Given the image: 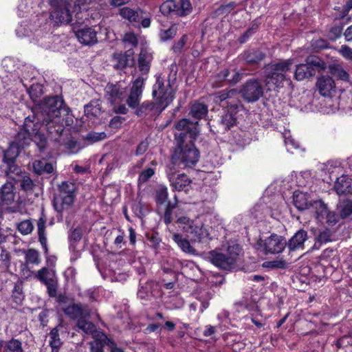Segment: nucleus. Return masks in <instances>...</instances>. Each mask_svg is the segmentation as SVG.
I'll return each mask as SVG.
<instances>
[{"instance_id": "nucleus-1", "label": "nucleus", "mask_w": 352, "mask_h": 352, "mask_svg": "<svg viewBox=\"0 0 352 352\" xmlns=\"http://www.w3.org/2000/svg\"><path fill=\"white\" fill-rule=\"evenodd\" d=\"M45 129L52 141L65 144V126H70L74 120L64 102L59 96L45 98L38 107Z\"/></svg>"}, {"instance_id": "nucleus-2", "label": "nucleus", "mask_w": 352, "mask_h": 352, "mask_svg": "<svg viewBox=\"0 0 352 352\" xmlns=\"http://www.w3.org/2000/svg\"><path fill=\"white\" fill-rule=\"evenodd\" d=\"M196 138L197 131L195 129H190L188 135L180 133L175 135L177 144L168 168L188 169L195 166L199 159V151L193 143Z\"/></svg>"}, {"instance_id": "nucleus-3", "label": "nucleus", "mask_w": 352, "mask_h": 352, "mask_svg": "<svg viewBox=\"0 0 352 352\" xmlns=\"http://www.w3.org/2000/svg\"><path fill=\"white\" fill-rule=\"evenodd\" d=\"M44 122L40 113H33L25 118L22 128L16 134V140L21 145L29 144L34 141L40 151H43L47 144V140L50 138L47 131L43 127Z\"/></svg>"}, {"instance_id": "nucleus-4", "label": "nucleus", "mask_w": 352, "mask_h": 352, "mask_svg": "<svg viewBox=\"0 0 352 352\" xmlns=\"http://www.w3.org/2000/svg\"><path fill=\"white\" fill-rule=\"evenodd\" d=\"M177 230L184 233L195 242L204 243L211 240L209 228L204 225L198 218L191 219L189 217L176 214L175 221Z\"/></svg>"}, {"instance_id": "nucleus-5", "label": "nucleus", "mask_w": 352, "mask_h": 352, "mask_svg": "<svg viewBox=\"0 0 352 352\" xmlns=\"http://www.w3.org/2000/svg\"><path fill=\"white\" fill-rule=\"evenodd\" d=\"M176 74H174L173 79H170V74L168 79L156 76L155 83L153 86L152 96L155 102H159L165 109L173 102L175 98V87L174 81Z\"/></svg>"}, {"instance_id": "nucleus-6", "label": "nucleus", "mask_w": 352, "mask_h": 352, "mask_svg": "<svg viewBox=\"0 0 352 352\" xmlns=\"http://www.w3.org/2000/svg\"><path fill=\"white\" fill-rule=\"evenodd\" d=\"M241 248L238 244L229 245L226 252L214 250L208 252L206 258L214 266L223 270H231L236 263Z\"/></svg>"}, {"instance_id": "nucleus-7", "label": "nucleus", "mask_w": 352, "mask_h": 352, "mask_svg": "<svg viewBox=\"0 0 352 352\" xmlns=\"http://www.w3.org/2000/svg\"><path fill=\"white\" fill-rule=\"evenodd\" d=\"M292 65L291 60H285L269 65L266 68V85L270 87L272 84L278 87H282L285 81L289 82L290 79L287 73L290 70Z\"/></svg>"}, {"instance_id": "nucleus-8", "label": "nucleus", "mask_w": 352, "mask_h": 352, "mask_svg": "<svg viewBox=\"0 0 352 352\" xmlns=\"http://www.w3.org/2000/svg\"><path fill=\"white\" fill-rule=\"evenodd\" d=\"M76 186L73 182H63L58 186V194L54 198V206L58 212L69 208L74 203Z\"/></svg>"}, {"instance_id": "nucleus-9", "label": "nucleus", "mask_w": 352, "mask_h": 352, "mask_svg": "<svg viewBox=\"0 0 352 352\" xmlns=\"http://www.w3.org/2000/svg\"><path fill=\"white\" fill-rule=\"evenodd\" d=\"M286 239L276 234H272L263 240L260 239L255 244V248L265 254H278L285 249Z\"/></svg>"}, {"instance_id": "nucleus-10", "label": "nucleus", "mask_w": 352, "mask_h": 352, "mask_svg": "<svg viewBox=\"0 0 352 352\" xmlns=\"http://www.w3.org/2000/svg\"><path fill=\"white\" fill-rule=\"evenodd\" d=\"M160 12L164 15L175 14L177 16H186L192 10L189 0H166L160 7Z\"/></svg>"}, {"instance_id": "nucleus-11", "label": "nucleus", "mask_w": 352, "mask_h": 352, "mask_svg": "<svg viewBox=\"0 0 352 352\" xmlns=\"http://www.w3.org/2000/svg\"><path fill=\"white\" fill-rule=\"evenodd\" d=\"M242 96L248 102L257 101L263 94L261 81L258 79L248 80L241 90Z\"/></svg>"}, {"instance_id": "nucleus-12", "label": "nucleus", "mask_w": 352, "mask_h": 352, "mask_svg": "<svg viewBox=\"0 0 352 352\" xmlns=\"http://www.w3.org/2000/svg\"><path fill=\"white\" fill-rule=\"evenodd\" d=\"M36 277L47 287V293L50 297L56 296L58 283L54 271L47 267H43L38 271Z\"/></svg>"}, {"instance_id": "nucleus-13", "label": "nucleus", "mask_w": 352, "mask_h": 352, "mask_svg": "<svg viewBox=\"0 0 352 352\" xmlns=\"http://www.w3.org/2000/svg\"><path fill=\"white\" fill-rule=\"evenodd\" d=\"M144 87V79L142 77L137 78L132 83L126 104L131 109H137L140 104Z\"/></svg>"}, {"instance_id": "nucleus-14", "label": "nucleus", "mask_w": 352, "mask_h": 352, "mask_svg": "<svg viewBox=\"0 0 352 352\" xmlns=\"http://www.w3.org/2000/svg\"><path fill=\"white\" fill-rule=\"evenodd\" d=\"M177 169L167 167L166 174L173 190L177 191H187L190 187L191 181L185 174L176 175Z\"/></svg>"}, {"instance_id": "nucleus-15", "label": "nucleus", "mask_w": 352, "mask_h": 352, "mask_svg": "<svg viewBox=\"0 0 352 352\" xmlns=\"http://www.w3.org/2000/svg\"><path fill=\"white\" fill-rule=\"evenodd\" d=\"M243 108L240 100H233L227 107L226 111L222 115L220 124L225 130L230 129L236 124V114Z\"/></svg>"}, {"instance_id": "nucleus-16", "label": "nucleus", "mask_w": 352, "mask_h": 352, "mask_svg": "<svg viewBox=\"0 0 352 352\" xmlns=\"http://www.w3.org/2000/svg\"><path fill=\"white\" fill-rule=\"evenodd\" d=\"M126 89L119 84H107L104 98L111 104L122 102L126 98Z\"/></svg>"}, {"instance_id": "nucleus-17", "label": "nucleus", "mask_w": 352, "mask_h": 352, "mask_svg": "<svg viewBox=\"0 0 352 352\" xmlns=\"http://www.w3.org/2000/svg\"><path fill=\"white\" fill-rule=\"evenodd\" d=\"M164 109L165 108L159 102L145 101L136 109L135 114L138 117H153L160 115Z\"/></svg>"}, {"instance_id": "nucleus-18", "label": "nucleus", "mask_w": 352, "mask_h": 352, "mask_svg": "<svg viewBox=\"0 0 352 352\" xmlns=\"http://www.w3.org/2000/svg\"><path fill=\"white\" fill-rule=\"evenodd\" d=\"M74 32L78 41L85 45H92L98 42L97 32L94 28L84 27L76 29L74 27Z\"/></svg>"}, {"instance_id": "nucleus-19", "label": "nucleus", "mask_w": 352, "mask_h": 352, "mask_svg": "<svg viewBox=\"0 0 352 352\" xmlns=\"http://www.w3.org/2000/svg\"><path fill=\"white\" fill-rule=\"evenodd\" d=\"M54 10L52 11L50 16L53 19L60 23H67L72 21V14L66 3H60L58 6H53Z\"/></svg>"}, {"instance_id": "nucleus-20", "label": "nucleus", "mask_w": 352, "mask_h": 352, "mask_svg": "<svg viewBox=\"0 0 352 352\" xmlns=\"http://www.w3.org/2000/svg\"><path fill=\"white\" fill-rule=\"evenodd\" d=\"M64 312L71 318L77 319L86 318L89 316L90 311L87 305L81 304H72L64 309Z\"/></svg>"}, {"instance_id": "nucleus-21", "label": "nucleus", "mask_w": 352, "mask_h": 352, "mask_svg": "<svg viewBox=\"0 0 352 352\" xmlns=\"http://www.w3.org/2000/svg\"><path fill=\"white\" fill-rule=\"evenodd\" d=\"M308 239L307 231L301 229L297 231L294 236L287 242V246L289 251L302 250L304 243Z\"/></svg>"}, {"instance_id": "nucleus-22", "label": "nucleus", "mask_w": 352, "mask_h": 352, "mask_svg": "<svg viewBox=\"0 0 352 352\" xmlns=\"http://www.w3.org/2000/svg\"><path fill=\"white\" fill-rule=\"evenodd\" d=\"M314 201L309 194L296 190L293 195V203L298 210H305L311 207Z\"/></svg>"}, {"instance_id": "nucleus-23", "label": "nucleus", "mask_w": 352, "mask_h": 352, "mask_svg": "<svg viewBox=\"0 0 352 352\" xmlns=\"http://www.w3.org/2000/svg\"><path fill=\"white\" fill-rule=\"evenodd\" d=\"M333 189L338 195L351 192L352 190L351 179L348 175H342L336 179Z\"/></svg>"}, {"instance_id": "nucleus-24", "label": "nucleus", "mask_w": 352, "mask_h": 352, "mask_svg": "<svg viewBox=\"0 0 352 352\" xmlns=\"http://www.w3.org/2000/svg\"><path fill=\"white\" fill-rule=\"evenodd\" d=\"M316 85L320 94L324 97L330 96L335 88L333 80L328 76H323L319 78Z\"/></svg>"}, {"instance_id": "nucleus-25", "label": "nucleus", "mask_w": 352, "mask_h": 352, "mask_svg": "<svg viewBox=\"0 0 352 352\" xmlns=\"http://www.w3.org/2000/svg\"><path fill=\"white\" fill-rule=\"evenodd\" d=\"M237 94L238 92L236 89H225L214 94V101L216 103H219L221 106L224 105L222 104L221 102H226L227 107H228V106L230 105V102H232L233 100H239L236 98Z\"/></svg>"}, {"instance_id": "nucleus-26", "label": "nucleus", "mask_w": 352, "mask_h": 352, "mask_svg": "<svg viewBox=\"0 0 352 352\" xmlns=\"http://www.w3.org/2000/svg\"><path fill=\"white\" fill-rule=\"evenodd\" d=\"M152 60V54L146 50L142 49L138 60V69L142 74H147L149 72Z\"/></svg>"}, {"instance_id": "nucleus-27", "label": "nucleus", "mask_w": 352, "mask_h": 352, "mask_svg": "<svg viewBox=\"0 0 352 352\" xmlns=\"http://www.w3.org/2000/svg\"><path fill=\"white\" fill-rule=\"evenodd\" d=\"M25 145H21L19 142L16 140L12 142L7 150L3 153V162L5 163L14 162L16 158L19 156L20 153V148L23 147Z\"/></svg>"}, {"instance_id": "nucleus-28", "label": "nucleus", "mask_w": 352, "mask_h": 352, "mask_svg": "<svg viewBox=\"0 0 352 352\" xmlns=\"http://www.w3.org/2000/svg\"><path fill=\"white\" fill-rule=\"evenodd\" d=\"M33 170L37 175L50 174L54 172V165L46 160H37L32 162Z\"/></svg>"}, {"instance_id": "nucleus-29", "label": "nucleus", "mask_w": 352, "mask_h": 352, "mask_svg": "<svg viewBox=\"0 0 352 352\" xmlns=\"http://www.w3.org/2000/svg\"><path fill=\"white\" fill-rule=\"evenodd\" d=\"M120 16L131 23H139L142 18L143 12L140 9L133 10L129 7H123L120 9Z\"/></svg>"}, {"instance_id": "nucleus-30", "label": "nucleus", "mask_w": 352, "mask_h": 352, "mask_svg": "<svg viewBox=\"0 0 352 352\" xmlns=\"http://www.w3.org/2000/svg\"><path fill=\"white\" fill-rule=\"evenodd\" d=\"M14 185L12 182H6L1 188V200L5 205L11 204L14 200Z\"/></svg>"}, {"instance_id": "nucleus-31", "label": "nucleus", "mask_w": 352, "mask_h": 352, "mask_svg": "<svg viewBox=\"0 0 352 352\" xmlns=\"http://www.w3.org/2000/svg\"><path fill=\"white\" fill-rule=\"evenodd\" d=\"M172 238L184 252L190 254H194L195 253V250L190 245L189 240L184 238L181 234L173 232Z\"/></svg>"}, {"instance_id": "nucleus-32", "label": "nucleus", "mask_w": 352, "mask_h": 352, "mask_svg": "<svg viewBox=\"0 0 352 352\" xmlns=\"http://www.w3.org/2000/svg\"><path fill=\"white\" fill-rule=\"evenodd\" d=\"M179 209L178 208L177 202L168 203L163 217L164 222L166 226L172 223L174 219L176 220V214H177L178 216H181L180 214L179 213Z\"/></svg>"}, {"instance_id": "nucleus-33", "label": "nucleus", "mask_w": 352, "mask_h": 352, "mask_svg": "<svg viewBox=\"0 0 352 352\" xmlns=\"http://www.w3.org/2000/svg\"><path fill=\"white\" fill-rule=\"evenodd\" d=\"M333 240V232L331 229L324 228L319 230L316 236L314 247L319 248L321 245L332 241Z\"/></svg>"}, {"instance_id": "nucleus-34", "label": "nucleus", "mask_w": 352, "mask_h": 352, "mask_svg": "<svg viewBox=\"0 0 352 352\" xmlns=\"http://www.w3.org/2000/svg\"><path fill=\"white\" fill-rule=\"evenodd\" d=\"M311 207L315 210L316 218L324 223V217L329 211L327 204H325L322 200L314 201Z\"/></svg>"}, {"instance_id": "nucleus-35", "label": "nucleus", "mask_w": 352, "mask_h": 352, "mask_svg": "<svg viewBox=\"0 0 352 352\" xmlns=\"http://www.w3.org/2000/svg\"><path fill=\"white\" fill-rule=\"evenodd\" d=\"M208 113V107L204 103L196 102L190 107V114L195 119L204 118Z\"/></svg>"}, {"instance_id": "nucleus-36", "label": "nucleus", "mask_w": 352, "mask_h": 352, "mask_svg": "<svg viewBox=\"0 0 352 352\" xmlns=\"http://www.w3.org/2000/svg\"><path fill=\"white\" fill-rule=\"evenodd\" d=\"M314 75L315 71L306 66L304 63L297 65L294 72V78L297 80H302Z\"/></svg>"}, {"instance_id": "nucleus-37", "label": "nucleus", "mask_w": 352, "mask_h": 352, "mask_svg": "<svg viewBox=\"0 0 352 352\" xmlns=\"http://www.w3.org/2000/svg\"><path fill=\"white\" fill-rule=\"evenodd\" d=\"M85 113L88 118L98 117L101 113V106L99 100H91L85 106Z\"/></svg>"}, {"instance_id": "nucleus-38", "label": "nucleus", "mask_w": 352, "mask_h": 352, "mask_svg": "<svg viewBox=\"0 0 352 352\" xmlns=\"http://www.w3.org/2000/svg\"><path fill=\"white\" fill-rule=\"evenodd\" d=\"M77 327L87 334H91L94 337L96 336V326L91 322L87 321L85 318H80L77 321Z\"/></svg>"}, {"instance_id": "nucleus-39", "label": "nucleus", "mask_w": 352, "mask_h": 352, "mask_svg": "<svg viewBox=\"0 0 352 352\" xmlns=\"http://www.w3.org/2000/svg\"><path fill=\"white\" fill-rule=\"evenodd\" d=\"M49 344L52 349V352H58V349L62 344V342L58 333V329L54 328L49 333Z\"/></svg>"}, {"instance_id": "nucleus-40", "label": "nucleus", "mask_w": 352, "mask_h": 352, "mask_svg": "<svg viewBox=\"0 0 352 352\" xmlns=\"http://www.w3.org/2000/svg\"><path fill=\"white\" fill-rule=\"evenodd\" d=\"M38 240L45 253H47V238L45 233V221L43 218H40L37 223Z\"/></svg>"}, {"instance_id": "nucleus-41", "label": "nucleus", "mask_w": 352, "mask_h": 352, "mask_svg": "<svg viewBox=\"0 0 352 352\" xmlns=\"http://www.w3.org/2000/svg\"><path fill=\"white\" fill-rule=\"evenodd\" d=\"M8 165L6 171L7 176L14 181H19V178L22 176L21 169L19 166H16L14 162L6 163Z\"/></svg>"}, {"instance_id": "nucleus-42", "label": "nucleus", "mask_w": 352, "mask_h": 352, "mask_svg": "<svg viewBox=\"0 0 352 352\" xmlns=\"http://www.w3.org/2000/svg\"><path fill=\"white\" fill-rule=\"evenodd\" d=\"M3 352H23L21 342L14 338L6 342Z\"/></svg>"}, {"instance_id": "nucleus-43", "label": "nucleus", "mask_w": 352, "mask_h": 352, "mask_svg": "<svg viewBox=\"0 0 352 352\" xmlns=\"http://www.w3.org/2000/svg\"><path fill=\"white\" fill-rule=\"evenodd\" d=\"M338 210L340 217L342 219H346L352 214V201L346 200L342 201L338 206Z\"/></svg>"}, {"instance_id": "nucleus-44", "label": "nucleus", "mask_w": 352, "mask_h": 352, "mask_svg": "<svg viewBox=\"0 0 352 352\" xmlns=\"http://www.w3.org/2000/svg\"><path fill=\"white\" fill-rule=\"evenodd\" d=\"M176 129L179 131H182V133H187L188 135L189 131L192 129H195L197 131V135H198V131L195 124H192L188 119L183 118L180 120L175 126Z\"/></svg>"}, {"instance_id": "nucleus-45", "label": "nucleus", "mask_w": 352, "mask_h": 352, "mask_svg": "<svg viewBox=\"0 0 352 352\" xmlns=\"http://www.w3.org/2000/svg\"><path fill=\"white\" fill-rule=\"evenodd\" d=\"M264 57V54L258 50H253L245 54V60L250 63H256L262 60Z\"/></svg>"}, {"instance_id": "nucleus-46", "label": "nucleus", "mask_w": 352, "mask_h": 352, "mask_svg": "<svg viewBox=\"0 0 352 352\" xmlns=\"http://www.w3.org/2000/svg\"><path fill=\"white\" fill-rule=\"evenodd\" d=\"M129 55L122 54H116L113 55V61L115 63V67L118 69H122L128 65Z\"/></svg>"}, {"instance_id": "nucleus-47", "label": "nucleus", "mask_w": 352, "mask_h": 352, "mask_svg": "<svg viewBox=\"0 0 352 352\" xmlns=\"http://www.w3.org/2000/svg\"><path fill=\"white\" fill-rule=\"evenodd\" d=\"M123 42L125 47L128 48V51L135 47L138 43L136 35L131 32L125 34L123 38Z\"/></svg>"}, {"instance_id": "nucleus-48", "label": "nucleus", "mask_w": 352, "mask_h": 352, "mask_svg": "<svg viewBox=\"0 0 352 352\" xmlns=\"http://www.w3.org/2000/svg\"><path fill=\"white\" fill-rule=\"evenodd\" d=\"M330 69L331 74L338 78L345 81L349 80V74L340 65H333L331 67Z\"/></svg>"}, {"instance_id": "nucleus-49", "label": "nucleus", "mask_w": 352, "mask_h": 352, "mask_svg": "<svg viewBox=\"0 0 352 352\" xmlns=\"http://www.w3.org/2000/svg\"><path fill=\"white\" fill-rule=\"evenodd\" d=\"M25 89L32 100H36L43 93V86L39 83H32Z\"/></svg>"}, {"instance_id": "nucleus-50", "label": "nucleus", "mask_w": 352, "mask_h": 352, "mask_svg": "<svg viewBox=\"0 0 352 352\" xmlns=\"http://www.w3.org/2000/svg\"><path fill=\"white\" fill-rule=\"evenodd\" d=\"M304 64L308 67H310V69H313L315 72L317 68L323 67V63L321 61L320 58L315 56H308Z\"/></svg>"}, {"instance_id": "nucleus-51", "label": "nucleus", "mask_w": 352, "mask_h": 352, "mask_svg": "<svg viewBox=\"0 0 352 352\" xmlns=\"http://www.w3.org/2000/svg\"><path fill=\"white\" fill-rule=\"evenodd\" d=\"M168 193L166 187H160L156 191L155 200L157 204H164L167 202Z\"/></svg>"}, {"instance_id": "nucleus-52", "label": "nucleus", "mask_w": 352, "mask_h": 352, "mask_svg": "<svg viewBox=\"0 0 352 352\" xmlns=\"http://www.w3.org/2000/svg\"><path fill=\"white\" fill-rule=\"evenodd\" d=\"M107 135L104 132L91 131L86 135L85 140L90 144H93L105 139Z\"/></svg>"}, {"instance_id": "nucleus-53", "label": "nucleus", "mask_w": 352, "mask_h": 352, "mask_svg": "<svg viewBox=\"0 0 352 352\" xmlns=\"http://www.w3.org/2000/svg\"><path fill=\"white\" fill-rule=\"evenodd\" d=\"M17 228L22 234L27 235L32 232L34 226L31 221L25 220L17 225Z\"/></svg>"}, {"instance_id": "nucleus-54", "label": "nucleus", "mask_w": 352, "mask_h": 352, "mask_svg": "<svg viewBox=\"0 0 352 352\" xmlns=\"http://www.w3.org/2000/svg\"><path fill=\"white\" fill-rule=\"evenodd\" d=\"M263 266L272 269H285L287 267V263L283 259H277L265 262Z\"/></svg>"}, {"instance_id": "nucleus-55", "label": "nucleus", "mask_w": 352, "mask_h": 352, "mask_svg": "<svg viewBox=\"0 0 352 352\" xmlns=\"http://www.w3.org/2000/svg\"><path fill=\"white\" fill-rule=\"evenodd\" d=\"M25 261L28 263L38 264L40 263L38 252L33 249H30L26 251Z\"/></svg>"}, {"instance_id": "nucleus-56", "label": "nucleus", "mask_w": 352, "mask_h": 352, "mask_svg": "<svg viewBox=\"0 0 352 352\" xmlns=\"http://www.w3.org/2000/svg\"><path fill=\"white\" fill-rule=\"evenodd\" d=\"M285 144L288 152L293 153L294 149H298L299 148V144L290 135L287 136V134L284 135Z\"/></svg>"}, {"instance_id": "nucleus-57", "label": "nucleus", "mask_w": 352, "mask_h": 352, "mask_svg": "<svg viewBox=\"0 0 352 352\" xmlns=\"http://www.w3.org/2000/svg\"><path fill=\"white\" fill-rule=\"evenodd\" d=\"M21 177L22 178L20 184L21 188L26 192L32 191L34 187V184L32 179L27 175H23Z\"/></svg>"}, {"instance_id": "nucleus-58", "label": "nucleus", "mask_w": 352, "mask_h": 352, "mask_svg": "<svg viewBox=\"0 0 352 352\" xmlns=\"http://www.w3.org/2000/svg\"><path fill=\"white\" fill-rule=\"evenodd\" d=\"M177 27L175 25H171L168 29L162 30L160 37L162 41H167L173 38L177 33Z\"/></svg>"}, {"instance_id": "nucleus-59", "label": "nucleus", "mask_w": 352, "mask_h": 352, "mask_svg": "<svg viewBox=\"0 0 352 352\" xmlns=\"http://www.w3.org/2000/svg\"><path fill=\"white\" fill-rule=\"evenodd\" d=\"M340 218V214H337L335 212L329 211L324 217V223L329 226H333L339 221Z\"/></svg>"}, {"instance_id": "nucleus-60", "label": "nucleus", "mask_w": 352, "mask_h": 352, "mask_svg": "<svg viewBox=\"0 0 352 352\" xmlns=\"http://www.w3.org/2000/svg\"><path fill=\"white\" fill-rule=\"evenodd\" d=\"M336 10L340 12V18H344L352 9V0H347L346 3L342 7H335Z\"/></svg>"}, {"instance_id": "nucleus-61", "label": "nucleus", "mask_w": 352, "mask_h": 352, "mask_svg": "<svg viewBox=\"0 0 352 352\" xmlns=\"http://www.w3.org/2000/svg\"><path fill=\"white\" fill-rule=\"evenodd\" d=\"M311 178V173L309 171L300 173L296 176V182L299 186H305Z\"/></svg>"}, {"instance_id": "nucleus-62", "label": "nucleus", "mask_w": 352, "mask_h": 352, "mask_svg": "<svg viewBox=\"0 0 352 352\" xmlns=\"http://www.w3.org/2000/svg\"><path fill=\"white\" fill-rule=\"evenodd\" d=\"M187 42V36L183 35L172 47L174 53H180Z\"/></svg>"}, {"instance_id": "nucleus-63", "label": "nucleus", "mask_w": 352, "mask_h": 352, "mask_svg": "<svg viewBox=\"0 0 352 352\" xmlns=\"http://www.w3.org/2000/svg\"><path fill=\"white\" fill-rule=\"evenodd\" d=\"M342 33V27L340 25H336L332 27L329 32V37L332 41H336L338 38H340Z\"/></svg>"}, {"instance_id": "nucleus-64", "label": "nucleus", "mask_w": 352, "mask_h": 352, "mask_svg": "<svg viewBox=\"0 0 352 352\" xmlns=\"http://www.w3.org/2000/svg\"><path fill=\"white\" fill-rule=\"evenodd\" d=\"M155 173V170L152 168H148L141 172L138 177V180L140 182H146L148 181Z\"/></svg>"}]
</instances>
